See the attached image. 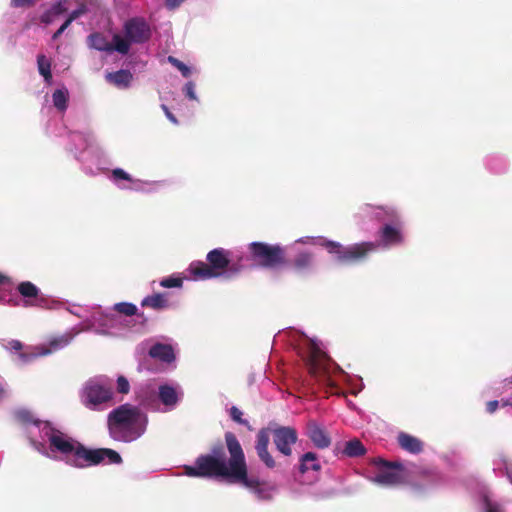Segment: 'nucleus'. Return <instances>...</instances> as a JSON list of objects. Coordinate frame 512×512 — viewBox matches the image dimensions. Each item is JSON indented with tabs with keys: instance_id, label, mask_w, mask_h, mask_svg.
Instances as JSON below:
<instances>
[{
	"instance_id": "27",
	"label": "nucleus",
	"mask_w": 512,
	"mask_h": 512,
	"mask_svg": "<svg viewBox=\"0 0 512 512\" xmlns=\"http://www.w3.org/2000/svg\"><path fill=\"white\" fill-rule=\"evenodd\" d=\"M37 65L39 73L44 77L47 83H50L52 80L51 62L46 58L45 55L39 54L37 56Z\"/></svg>"
},
{
	"instance_id": "50",
	"label": "nucleus",
	"mask_w": 512,
	"mask_h": 512,
	"mask_svg": "<svg viewBox=\"0 0 512 512\" xmlns=\"http://www.w3.org/2000/svg\"><path fill=\"white\" fill-rule=\"evenodd\" d=\"M250 250L252 252V254L256 255V242H252L250 243Z\"/></svg>"
},
{
	"instance_id": "51",
	"label": "nucleus",
	"mask_w": 512,
	"mask_h": 512,
	"mask_svg": "<svg viewBox=\"0 0 512 512\" xmlns=\"http://www.w3.org/2000/svg\"><path fill=\"white\" fill-rule=\"evenodd\" d=\"M8 281H9L8 277H6L3 274H0V285L4 284L5 282H8Z\"/></svg>"
},
{
	"instance_id": "41",
	"label": "nucleus",
	"mask_w": 512,
	"mask_h": 512,
	"mask_svg": "<svg viewBox=\"0 0 512 512\" xmlns=\"http://www.w3.org/2000/svg\"><path fill=\"white\" fill-rule=\"evenodd\" d=\"M86 12V8L84 6L72 11L66 21L71 24L74 20L79 18L81 15H83Z\"/></svg>"
},
{
	"instance_id": "24",
	"label": "nucleus",
	"mask_w": 512,
	"mask_h": 512,
	"mask_svg": "<svg viewBox=\"0 0 512 512\" xmlns=\"http://www.w3.org/2000/svg\"><path fill=\"white\" fill-rule=\"evenodd\" d=\"M142 307H149L154 310H161L168 307V300L166 295L163 293H156L153 295L146 296L142 302Z\"/></svg>"
},
{
	"instance_id": "11",
	"label": "nucleus",
	"mask_w": 512,
	"mask_h": 512,
	"mask_svg": "<svg viewBox=\"0 0 512 512\" xmlns=\"http://www.w3.org/2000/svg\"><path fill=\"white\" fill-rule=\"evenodd\" d=\"M284 262L285 251L282 246L258 242V267L276 269Z\"/></svg>"
},
{
	"instance_id": "20",
	"label": "nucleus",
	"mask_w": 512,
	"mask_h": 512,
	"mask_svg": "<svg viewBox=\"0 0 512 512\" xmlns=\"http://www.w3.org/2000/svg\"><path fill=\"white\" fill-rule=\"evenodd\" d=\"M106 81L117 88H128L133 79V75L129 70H118L116 72H109L105 76Z\"/></svg>"
},
{
	"instance_id": "12",
	"label": "nucleus",
	"mask_w": 512,
	"mask_h": 512,
	"mask_svg": "<svg viewBox=\"0 0 512 512\" xmlns=\"http://www.w3.org/2000/svg\"><path fill=\"white\" fill-rule=\"evenodd\" d=\"M90 46L98 51L113 52L117 51L120 54H127L129 52V42L126 41L121 35H113V43L109 42L107 37L102 33H93L89 36Z\"/></svg>"
},
{
	"instance_id": "44",
	"label": "nucleus",
	"mask_w": 512,
	"mask_h": 512,
	"mask_svg": "<svg viewBox=\"0 0 512 512\" xmlns=\"http://www.w3.org/2000/svg\"><path fill=\"white\" fill-rule=\"evenodd\" d=\"M185 1L186 0H165V6L170 10H174Z\"/></svg>"
},
{
	"instance_id": "38",
	"label": "nucleus",
	"mask_w": 512,
	"mask_h": 512,
	"mask_svg": "<svg viewBox=\"0 0 512 512\" xmlns=\"http://www.w3.org/2000/svg\"><path fill=\"white\" fill-rule=\"evenodd\" d=\"M112 177L115 180L122 179V180H126V181H132L131 176L121 168L113 169Z\"/></svg>"
},
{
	"instance_id": "21",
	"label": "nucleus",
	"mask_w": 512,
	"mask_h": 512,
	"mask_svg": "<svg viewBox=\"0 0 512 512\" xmlns=\"http://www.w3.org/2000/svg\"><path fill=\"white\" fill-rule=\"evenodd\" d=\"M149 355L166 363H171L175 359L172 347L162 343L153 345L149 350Z\"/></svg>"
},
{
	"instance_id": "18",
	"label": "nucleus",
	"mask_w": 512,
	"mask_h": 512,
	"mask_svg": "<svg viewBox=\"0 0 512 512\" xmlns=\"http://www.w3.org/2000/svg\"><path fill=\"white\" fill-rule=\"evenodd\" d=\"M7 348L20 352L19 358L23 363L30 362L39 356H45L51 352L50 349L36 347L33 352H21L23 344L19 340H11L8 342Z\"/></svg>"
},
{
	"instance_id": "5",
	"label": "nucleus",
	"mask_w": 512,
	"mask_h": 512,
	"mask_svg": "<svg viewBox=\"0 0 512 512\" xmlns=\"http://www.w3.org/2000/svg\"><path fill=\"white\" fill-rule=\"evenodd\" d=\"M147 416L138 407L123 404L108 415L110 436L121 442H131L146 431Z\"/></svg>"
},
{
	"instance_id": "48",
	"label": "nucleus",
	"mask_w": 512,
	"mask_h": 512,
	"mask_svg": "<svg viewBox=\"0 0 512 512\" xmlns=\"http://www.w3.org/2000/svg\"><path fill=\"white\" fill-rule=\"evenodd\" d=\"M67 344V340L61 339V340H53L51 341L50 345L53 347V349H57L58 347H63Z\"/></svg>"
},
{
	"instance_id": "4",
	"label": "nucleus",
	"mask_w": 512,
	"mask_h": 512,
	"mask_svg": "<svg viewBox=\"0 0 512 512\" xmlns=\"http://www.w3.org/2000/svg\"><path fill=\"white\" fill-rule=\"evenodd\" d=\"M48 439L52 451H58L64 455L73 454V465L75 467L83 468L99 465L105 459L111 464L122 463V458L117 451L110 448L89 449L82 443L54 428L51 429Z\"/></svg>"
},
{
	"instance_id": "6",
	"label": "nucleus",
	"mask_w": 512,
	"mask_h": 512,
	"mask_svg": "<svg viewBox=\"0 0 512 512\" xmlns=\"http://www.w3.org/2000/svg\"><path fill=\"white\" fill-rule=\"evenodd\" d=\"M321 469V461L315 452L309 451L302 454L286 484L289 495L294 499L305 496L310 486L318 481Z\"/></svg>"
},
{
	"instance_id": "13",
	"label": "nucleus",
	"mask_w": 512,
	"mask_h": 512,
	"mask_svg": "<svg viewBox=\"0 0 512 512\" xmlns=\"http://www.w3.org/2000/svg\"><path fill=\"white\" fill-rule=\"evenodd\" d=\"M125 40L131 43L141 44L151 37V30L147 22L142 18H131L124 24Z\"/></svg>"
},
{
	"instance_id": "36",
	"label": "nucleus",
	"mask_w": 512,
	"mask_h": 512,
	"mask_svg": "<svg viewBox=\"0 0 512 512\" xmlns=\"http://www.w3.org/2000/svg\"><path fill=\"white\" fill-rule=\"evenodd\" d=\"M117 391L121 394H128L130 391V384L127 378L122 375L117 378Z\"/></svg>"
},
{
	"instance_id": "15",
	"label": "nucleus",
	"mask_w": 512,
	"mask_h": 512,
	"mask_svg": "<svg viewBox=\"0 0 512 512\" xmlns=\"http://www.w3.org/2000/svg\"><path fill=\"white\" fill-rule=\"evenodd\" d=\"M307 436L317 448L324 449L331 444V439L328 434L316 422L308 423Z\"/></svg>"
},
{
	"instance_id": "37",
	"label": "nucleus",
	"mask_w": 512,
	"mask_h": 512,
	"mask_svg": "<svg viewBox=\"0 0 512 512\" xmlns=\"http://www.w3.org/2000/svg\"><path fill=\"white\" fill-rule=\"evenodd\" d=\"M39 0H11L10 5L13 8H30L36 5Z\"/></svg>"
},
{
	"instance_id": "19",
	"label": "nucleus",
	"mask_w": 512,
	"mask_h": 512,
	"mask_svg": "<svg viewBox=\"0 0 512 512\" xmlns=\"http://www.w3.org/2000/svg\"><path fill=\"white\" fill-rule=\"evenodd\" d=\"M397 440L399 446L411 454H419L423 449V443L420 439L405 432H400Z\"/></svg>"
},
{
	"instance_id": "17",
	"label": "nucleus",
	"mask_w": 512,
	"mask_h": 512,
	"mask_svg": "<svg viewBox=\"0 0 512 512\" xmlns=\"http://www.w3.org/2000/svg\"><path fill=\"white\" fill-rule=\"evenodd\" d=\"M486 169L496 175L504 174L508 171V159L501 154H489L484 159Z\"/></svg>"
},
{
	"instance_id": "9",
	"label": "nucleus",
	"mask_w": 512,
	"mask_h": 512,
	"mask_svg": "<svg viewBox=\"0 0 512 512\" xmlns=\"http://www.w3.org/2000/svg\"><path fill=\"white\" fill-rule=\"evenodd\" d=\"M207 262L195 261L189 271L195 279H211L223 275L230 264V252L224 248H215L207 253Z\"/></svg>"
},
{
	"instance_id": "31",
	"label": "nucleus",
	"mask_w": 512,
	"mask_h": 512,
	"mask_svg": "<svg viewBox=\"0 0 512 512\" xmlns=\"http://www.w3.org/2000/svg\"><path fill=\"white\" fill-rule=\"evenodd\" d=\"M484 511L485 512H507L503 502L491 500L487 497L484 498Z\"/></svg>"
},
{
	"instance_id": "3",
	"label": "nucleus",
	"mask_w": 512,
	"mask_h": 512,
	"mask_svg": "<svg viewBox=\"0 0 512 512\" xmlns=\"http://www.w3.org/2000/svg\"><path fill=\"white\" fill-rule=\"evenodd\" d=\"M301 353L306 358L311 377L319 384L335 390V394H343L338 388L337 381L333 378L336 373H339L342 381L350 387L351 394L357 395L363 390L362 378L346 374L337 364L331 362L318 340L308 339L306 351Z\"/></svg>"
},
{
	"instance_id": "22",
	"label": "nucleus",
	"mask_w": 512,
	"mask_h": 512,
	"mask_svg": "<svg viewBox=\"0 0 512 512\" xmlns=\"http://www.w3.org/2000/svg\"><path fill=\"white\" fill-rule=\"evenodd\" d=\"M342 456L356 458L366 454V448L362 442L357 439H351L344 443L343 449L340 451Z\"/></svg>"
},
{
	"instance_id": "43",
	"label": "nucleus",
	"mask_w": 512,
	"mask_h": 512,
	"mask_svg": "<svg viewBox=\"0 0 512 512\" xmlns=\"http://www.w3.org/2000/svg\"><path fill=\"white\" fill-rule=\"evenodd\" d=\"M260 440V449H267L268 437L264 431L258 432V441Z\"/></svg>"
},
{
	"instance_id": "45",
	"label": "nucleus",
	"mask_w": 512,
	"mask_h": 512,
	"mask_svg": "<svg viewBox=\"0 0 512 512\" xmlns=\"http://www.w3.org/2000/svg\"><path fill=\"white\" fill-rule=\"evenodd\" d=\"M161 108L162 110L164 111L166 117L173 123V124H178V120L177 118L174 116L173 113H171V111L169 110V108L165 105V104H162L161 105Z\"/></svg>"
},
{
	"instance_id": "34",
	"label": "nucleus",
	"mask_w": 512,
	"mask_h": 512,
	"mask_svg": "<svg viewBox=\"0 0 512 512\" xmlns=\"http://www.w3.org/2000/svg\"><path fill=\"white\" fill-rule=\"evenodd\" d=\"M183 285L182 278L168 277L160 281V286L163 288H179Z\"/></svg>"
},
{
	"instance_id": "30",
	"label": "nucleus",
	"mask_w": 512,
	"mask_h": 512,
	"mask_svg": "<svg viewBox=\"0 0 512 512\" xmlns=\"http://www.w3.org/2000/svg\"><path fill=\"white\" fill-rule=\"evenodd\" d=\"M15 418L18 422L22 424H34L38 426L40 421L35 419L33 414L26 409H21L15 412Z\"/></svg>"
},
{
	"instance_id": "54",
	"label": "nucleus",
	"mask_w": 512,
	"mask_h": 512,
	"mask_svg": "<svg viewBox=\"0 0 512 512\" xmlns=\"http://www.w3.org/2000/svg\"><path fill=\"white\" fill-rule=\"evenodd\" d=\"M509 383H512V377L509 379Z\"/></svg>"
},
{
	"instance_id": "14",
	"label": "nucleus",
	"mask_w": 512,
	"mask_h": 512,
	"mask_svg": "<svg viewBox=\"0 0 512 512\" xmlns=\"http://www.w3.org/2000/svg\"><path fill=\"white\" fill-rule=\"evenodd\" d=\"M298 434L292 427L282 426L274 429L273 443L284 456L292 454V446L297 442Z\"/></svg>"
},
{
	"instance_id": "16",
	"label": "nucleus",
	"mask_w": 512,
	"mask_h": 512,
	"mask_svg": "<svg viewBox=\"0 0 512 512\" xmlns=\"http://www.w3.org/2000/svg\"><path fill=\"white\" fill-rule=\"evenodd\" d=\"M492 470L496 477H506L512 484V461L502 452L492 461Z\"/></svg>"
},
{
	"instance_id": "29",
	"label": "nucleus",
	"mask_w": 512,
	"mask_h": 512,
	"mask_svg": "<svg viewBox=\"0 0 512 512\" xmlns=\"http://www.w3.org/2000/svg\"><path fill=\"white\" fill-rule=\"evenodd\" d=\"M52 100L58 110L65 111L68 103V91L62 89L55 90L52 94Z\"/></svg>"
},
{
	"instance_id": "25",
	"label": "nucleus",
	"mask_w": 512,
	"mask_h": 512,
	"mask_svg": "<svg viewBox=\"0 0 512 512\" xmlns=\"http://www.w3.org/2000/svg\"><path fill=\"white\" fill-rule=\"evenodd\" d=\"M159 398L166 406H173L178 401L175 389L168 385H162L159 387Z\"/></svg>"
},
{
	"instance_id": "10",
	"label": "nucleus",
	"mask_w": 512,
	"mask_h": 512,
	"mask_svg": "<svg viewBox=\"0 0 512 512\" xmlns=\"http://www.w3.org/2000/svg\"><path fill=\"white\" fill-rule=\"evenodd\" d=\"M112 385L101 379H90L81 392V402L89 409L96 410L113 399Z\"/></svg>"
},
{
	"instance_id": "7",
	"label": "nucleus",
	"mask_w": 512,
	"mask_h": 512,
	"mask_svg": "<svg viewBox=\"0 0 512 512\" xmlns=\"http://www.w3.org/2000/svg\"><path fill=\"white\" fill-rule=\"evenodd\" d=\"M334 242L324 237L318 236H304L295 240L291 245L288 246V250L293 253L292 265L294 269L301 274H308L315 270L316 259L315 254L307 247L302 246H321L324 247L327 252L341 264H352L351 261H343L339 258L336 253H332L327 248V243Z\"/></svg>"
},
{
	"instance_id": "8",
	"label": "nucleus",
	"mask_w": 512,
	"mask_h": 512,
	"mask_svg": "<svg viewBox=\"0 0 512 512\" xmlns=\"http://www.w3.org/2000/svg\"><path fill=\"white\" fill-rule=\"evenodd\" d=\"M373 465L377 468L374 475H367L366 479L381 487H392L411 480V474L415 466L401 461H387L383 458H375Z\"/></svg>"
},
{
	"instance_id": "42",
	"label": "nucleus",
	"mask_w": 512,
	"mask_h": 512,
	"mask_svg": "<svg viewBox=\"0 0 512 512\" xmlns=\"http://www.w3.org/2000/svg\"><path fill=\"white\" fill-rule=\"evenodd\" d=\"M499 406H501V400L500 401H498V400L489 401L486 404V411L489 414H493L498 409Z\"/></svg>"
},
{
	"instance_id": "33",
	"label": "nucleus",
	"mask_w": 512,
	"mask_h": 512,
	"mask_svg": "<svg viewBox=\"0 0 512 512\" xmlns=\"http://www.w3.org/2000/svg\"><path fill=\"white\" fill-rule=\"evenodd\" d=\"M258 457L268 468H273L275 466V460L268 452L267 449H260V440L258 441Z\"/></svg>"
},
{
	"instance_id": "26",
	"label": "nucleus",
	"mask_w": 512,
	"mask_h": 512,
	"mask_svg": "<svg viewBox=\"0 0 512 512\" xmlns=\"http://www.w3.org/2000/svg\"><path fill=\"white\" fill-rule=\"evenodd\" d=\"M17 290L26 299H37L40 292L38 287L30 281L19 283Z\"/></svg>"
},
{
	"instance_id": "47",
	"label": "nucleus",
	"mask_w": 512,
	"mask_h": 512,
	"mask_svg": "<svg viewBox=\"0 0 512 512\" xmlns=\"http://www.w3.org/2000/svg\"><path fill=\"white\" fill-rule=\"evenodd\" d=\"M501 407L512 408V394L501 399Z\"/></svg>"
},
{
	"instance_id": "46",
	"label": "nucleus",
	"mask_w": 512,
	"mask_h": 512,
	"mask_svg": "<svg viewBox=\"0 0 512 512\" xmlns=\"http://www.w3.org/2000/svg\"><path fill=\"white\" fill-rule=\"evenodd\" d=\"M69 26L70 24L65 20L64 23L60 26V28L53 34L52 39H58Z\"/></svg>"
},
{
	"instance_id": "2",
	"label": "nucleus",
	"mask_w": 512,
	"mask_h": 512,
	"mask_svg": "<svg viewBox=\"0 0 512 512\" xmlns=\"http://www.w3.org/2000/svg\"><path fill=\"white\" fill-rule=\"evenodd\" d=\"M225 442L230 454L228 462L225 461L223 444L218 443L212 446L210 454L198 456L194 465H185L184 474L196 478H218L228 483L248 486L245 455L238 439L232 432H226Z\"/></svg>"
},
{
	"instance_id": "52",
	"label": "nucleus",
	"mask_w": 512,
	"mask_h": 512,
	"mask_svg": "<svg viewBox=\"0 0 512 512\" xmlns=\"http://www.w3.org/2000/svg\"><path fill=\"white\" fill-rule=\"evenodd\" d=\"M30 442L37 449H39L42 446V444H40L39 442H37V441H35L33 439H31Z\"/></svg>"
},
{
	"instance_id": "23",
	"label": "nucleus",
	"mask_w": 512,
	"mask_h": 512,
	"mask_svg": "<svg viewBox=\"0 0 512 512\" xmlns=\"http://www.w3.org/2000/svg\"><path fill=\"white\" fill-rule=\"evenodd\" d=\"M65 2L66 0H57V2L54 3L50 9H48L41 15V22L48 25L52 23L56 17L65 13L67 11V8L64 5Z\"/></svg>"
},
{
	"instance_id": "28",
	"label": "nucleus",
	"mask_w": 512,
	"mask_h": 512,
	"mask_svg": "<svg viewBox=\"0 0 512 512\" xmlns=\"http://www.w3.org/2000/svg\"><path fill=\"white\" fill-rule=\"evenodd\" d=\"M113 311L118 314H123L125 316H133L138 315V308L135 304L129 302H119L113 306ZM140 317H143V314H139Z\"/></svg>"
},
{
	"instance_id": "53",
	"label": "nucleus",
	"mask_w": 512,
	"mask_h": 512,
	"mask_svg": "<svg viewBox=\"0 0 512 512\" xmlns=\"http://www.w3.org/2000/svg\"><path fill=\"white\" fill-rule=\"evenodd\" d=\"M5 395V390L3 389L2 386H0V400L4 397Z\"/></svg>"
},
{
	"instance_id": "35",
	"label": "nucleus",
	"mask_w": 512,
	"mask_h": 512,
	"mask_svg": "<svg viewBox=\"0 0 512 512\" xmlns=\"http://www.w3.org/2000/svg\"><path fill=\"white\" fill-rule=\"evenodd\" d=\"M118 323V316L115 313L107 312L102 314L101 325L107 327H115Z\"/></svg>"
},
{
	"instance_id": "1",
	"label": "nucleus",
	"mask_w": 512,
	"mask_h": 512,
	"mask_svg": "<svg viewBox=\"0 0 512 512\" xmlns=\"http://www.w3.org/2000/svg\"><path fill=\"white\" fill-rule=\"evenodd\" d=\"M358 216L367 217L379 223L375 241H364L342 245L340 242H329L327 248L336 253L343 261L352 264L365 261L378 250H391L402 247L407 241L406 221L403 212L395 205L363 204Z\"/></svg>"
},
{
	"instance_id": "39",
	"label": "nucleus",
	"mask_w": 512,
	"mask_h": 512,
	"mask_svg": "<svg viewBox=\"0 0 512 512\" xmlns=\"http://www.w3.org/2000/svg\"><path fill=\"white\" fill-rule=\"evenodd\" d=\"M230 416L235 422L247 425L246 420L242 419V412L237 407L233 406L230 409Z\"/></svg>"
},
{
	"instance_id": "32",
	"label": "nucleus",
	"mask_w": 512,
	"mask_h": 512,
	"mask_svg": "<svg viewBox=\"0 0 512 512\" xmlns=\"http://www.w3.org/2000/svg\"><path fill=\"white\" fill-rule=\"evenodd\" d=\"M168 62L173 65L175 68H177L183 77L188 78L191 75V69L188 67L185 63L180 61L174 56H168L167 58Z\"/></svg>"
},
{
	"instance_id": "49",
	"label": "nucleus",
	"mask_w": 512,
	"mask_h": 512,
	"mask_svg": "<svg viewBox=\"0 0 512 512\" xmlns=\"http://www.w3.org/2000/svg\"><path fill=\"white\" fill-rule=\"evenodd\" d=\"M257 493H258V499L260 498H268L269 495H266V494H263L262 491H261V488H260V482L258 481V490H257Z\"/></svg>"
},
{
	"instance_id": "40",
	"label": "nucleus",
	"mask_w": 512,
	"mask_h": 512,
	"mask_svg": "<svg viewBox=\"0 0 512 512\" xmlns=\"http://www.w3.org/2000/svg\"><path fill=\"white\" fill-rule=\"evenodd\" d=\"M184 92H185V95L190 100H197V97H196V94H195V85H194L193 82L190 81V82L185 84Z\"/></svg>"
}]
</instances>
